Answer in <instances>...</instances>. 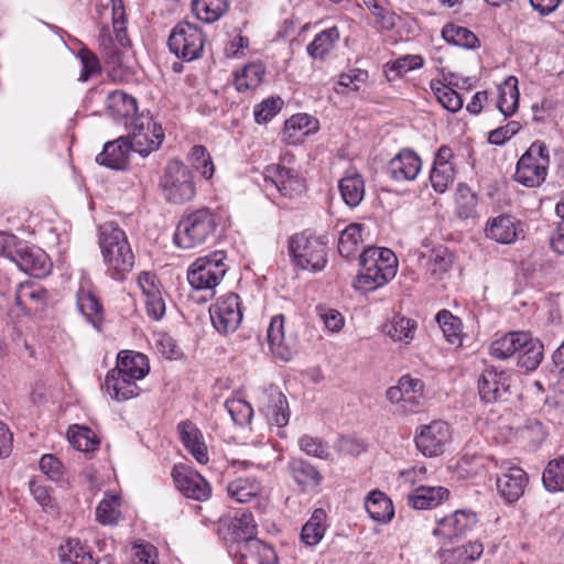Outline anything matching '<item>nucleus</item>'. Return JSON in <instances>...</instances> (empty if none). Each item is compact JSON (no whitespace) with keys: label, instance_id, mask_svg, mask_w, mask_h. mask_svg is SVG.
<instances>
[{"label":"nucleus","instance_id":"obj_1","mask_svg":"<svg viewBox=\"0 0 564 564\" xmlns=\"http://www.w3.org/2000/svg\"><path fill=\"white\" fill-rule=\"evenodd\" d=\"M99 247L106 274L115 281H124L134 267V253L126 232L115 223L99 228Z\"/></svg>","mask_w":564,"mask_h":564},{"label":"nucleus","instance_id":"obj_2","mask_svg":"<svg viewBox=\"0 0 564 564\" xmlns=\"http://www.w3.org/2000/svg\"><path fill=\"white\" fill-rule=\"evenodd\" d=\"M359 273L354 286L361 292H371L395 276L398 260L387 248L368 247L359 256Z\"/></svg>","mask_w":564,"mask_h":564},{"label":"nucleus","instance_id":"obj_3","mask_svg":"<svg viewBox=\"0 0 564 564\" xmlns=\"http://www.w3.org/2000/svg\"><path fill=\"white\" fill-rule=\"evenodd\" d=\"M219 215L210 208L196 209L184 216L174 235L175 243L182 249H192L214 240Z\"/></svg>","mask_w":564,"mask_h":564},{"label":"nucleus","instance_id":"obj_4","mask_svg":"<svg viewBox=\"0 0 564 564\" xmlns=\"http://www.w3.org/2000/svg\"><path fill=\"white\" fill-rule=\"evenodd\" d=\"M550 153L546 144L534 141L517 163L514 180L530 188L542 185L547 176Z\"/></svg>","mask_w":564,"mask_h":564},{"label":"nucleus","instance_id":"obj_5","mask_svg":"<svg viewBox=\"0 0 564 564\" xmlns=\"http://www.w3.org/2000/svg\"><path fill=\"white\" fill-rule=\"evenodd\" d=\"M289 252L296 267L303 270L321 271L326 262V242L306 231L289 239Z\"/></svg>","mask_w":564,"mask_h":564},{"label":"nucleus","instance_id":"obj_6","mask_svg":"<svg viewBox=\"0 0 564 564\" xmlns=\"http://www.w3.org/2000/svg\"><path fill=\"white\" fill-rule=\"evenodd\" d=\"M97 14L100 20L101 28L99 34L100 45L106 50H110V54H112V37L110 34V29L108 25V21L110 20L112 23L113 32L116 33V40L121 46H127L129 44V39L127 36V17L126 10L122 0H106L102 1L99 6H97Z\"/></svg>","mask_w":564,"mask_h":564},{"label":"nucleus","instance_id":"obj_7","mask_svg":"<svg viewBox=\"0 0 564 564\" xmlns=\"http://www.w3.org/2000/svg\"><path fill=\"white\" fill-rule=\"evenodd\" d=\"M162 187L165 198L174 204H184L196 193L192 172L178 160H171L167 163Z\"/></svg>","mask_w":564,"mask_h":564},{"label":"nucleus","instance_id":"obj_8","mask_svg":"<svg viewBox=\"0 0 564 564\" xmlns=\"http://www.w3.org/2000/svg\"><path fill=\"white\" fill-rule=\"evenodd\" d=\"M204 43L205 39L202 30L188 22L176 24L167 41L170 51L178 58L187 62L200 57Z\"/></svg>","mask_w":564,"mask_h":564},{"label":"nucleus","instance_id":"obj_9","mask_svg":"<svg viewBox=\"0 0 564 564\" xmlns=\"http://www.w3.org/2000/svg\"><path fill=\"white\" fill-rule=\"evenodd\" d=\"M210 321L215 329L227 335L234 333L242 321L240 297L236 293H227L209 307Z\"/></svg>","mask_w":564,"mask_h":564},{"label":"nucleus","instance_id":"obj_10","mask_svg":"<svg viewBox=\"0 0 564 564\" xmlns=\"http://www.w3.org/2000/svg\"><path fill=\"white\" fill-rule=\"evenodd\" d=\"M223 259L217 253L197 259L187 272L189 284L197 290H213L219 284L227 270Z\"/></svg>","mask_w":564,"mask_h":564},{"label":"nucleus","instance_id":"obj_11","mask_svg":"<svg viewBox=\"0 0 564 564\" xmlns=\"http://www.w3.org/2000/svg\"><path fill=\"white\" fill-rule=\"evenodd\" d=\"M134 128L129 137V147L131 151L142 156L149 155L158 150L164 139V133L156 122L151 118L139 116L132 122Z\"/></svg>","mask_w":564,"mask_h":564},{"label":"nucleus","instance_id":"obj_12","mask_svg":"<svg viewBox=\"0 0 564 564\" xmlns=\"http://www.w3.org/2000/svg\"><path fill=\"white\" fill-rule=\"evenodd\" d=\"M451 437L449 425L443 420H435L430 424L420 426L415 435V444L423 455L435 457L443 454Z\"/></svg>","mask_w":564,"mask_h":564},{"label":"nucleus","instance_id":"obj_13","mask_svg":"<svg viewBox=\"0 0 564 564\" xmlns=\"http://www.w3.org/2000/svg\"><path fill=\"white\" fill-rule=\"evenodd\" d=\"M175 487L186 498L206 501L212 496L209 482L197 471L186 465H176L172 470Z\"/></svg>","mask_w":564,"mask_h":564},{"label":"nucleus","instance_id":"obj_14","mask_svg":"<svg viewBox=\"0 0 564 564\" xmlns=\"http://www.w3.org/2000/svg\"><path fill=\"white\" fill-rule=\"evenodd\" d=\"M268 343L272 355L284 361H289L299 350V339L293 333L286 334L283 315L271 318L268 327Z\"/></svg>","mask_w":564,"mask_h":564},{"label":"nucleus","instance_id":"obj_15","mask_svg":"<svg viewBox=\"0 0 564 564\" xmlns=\"http://www.w3.org/2000/svg\"><path fill=\"white\" fill-rule=\"evenodd\" d=\"M10 260L21 271L36 278L46 275L51 268L47 254L42 249L31 247L23 240H19Z\"/></svg>","mask_w":564,"mask_h":564},{"label":"nucleus","instance_id":"obj_16","mask_svg":"<svg viewBox=\"0 0 564 564\" xmlns=\"http://www.w3.org/2000/svg\"><path fill=\"white\" fill-rule=\"evenodd\" d=\"M529 484L528 474L518 466H505L496 476L498 495L508 503L518 501Z\"/></svg>","mask_w":564,"mask_h":564},{"label":"nucleus","instance_id":"obj_17","mask_svg":"<svg viewBox=\"0 0 564 564\" xmlns=\"http://www.w3.org/2000/svg\"><path fill=\"white\" fill-rule=\"evenodd\" d=\"M510 383L511 376L508 371L487 367L478 379L479 397L486 403L497 402L508 393Z\"/></svg>","mask_w":564,"mask_h":564},{"label":"nucleus","instance_id":"obj_18","mask_svg":"<svg viewBox=\"0 0 564 564\" xmlns=\"http://www.w3.org/2000/svg\"><path fill=\"white\" fill-rule=\"evenodd\" d=\"M477 521V514L474 511L468 509L456 510L437 521L433 534L445 539L460 538L469 532Z\"/></svg>","mask_w":564,"mask_h":564},{"label":"nucleus","instance_id":"obj_19","mask_svg":"<svg viewBox=\"0 0 564 564\" xmlns=\"http://www.w3.org/2000/svg\"><path fill=\"white\" fill-rule=\"evenodd\" d=\"M486 237L503 245L516 242L523 237L522 223L514 216L502 214L487 220L485 227Z\"/></svg>","mask_w":564,"mask_h":564},{"label":"nucleus","instance_id":"obj_20","mask_svg":"<svg viewBox=\"0 0 564 564\" xmlns=\"http://www.w3.org/2000/svg\"><path fill=\"white\" fill-rule=\"evenodd\" d=\"M286 471L299 490L304 494L313 492L323 481L321 471L302 457H291L286 464Z\"/></svg>","mask_w":564,"mask_h":564},{"label":"nucleus","instance_id":"obj_21","mask_svg":"<svg viewBox=\"0 0 564 564\" xmlns=\"http://www.w3.org/2000/svg\"><path fill=\"white\" fill-rule=\"evenodd\" d=\"M422 169L420 156L411 150H401L388 163L387 175L395 182H409L416 178Z\"/></svg>","mask_w":564,"mask_h":564},{"label":"nucleus","instance_id":"obj_22","mask_svg":"<svg viewBox=\"0 0 564 564\" xmlns=\"http://www.w3.org/2000/svg\"><path fill=\"white\" fill-rule=\"evenodd\" d=\"M138 284L144 296L148 315L154 321H160L165 314V302L156 276L149 272H142L138 278Z\"/></svg>","mask_w":564,"mask_h":564},{"label":"nucleus","instance_id":"obj_23","mask_svg":"<svg viewBox=\"0 0 564 564\" xmlns=\"http://www.w3.org/2000/svg\"><path fill=\"white\" fill-rule=\"evenodd\" d=\"M130 152L129 137H119L106 142L102 151L96 156V162L111 170H124Z\"/></svg>","mask_w":564,"mask_h":564},{"label":"nucleus","instance_id":"obj_24","mask_svg":"<svg viewBox=\"0 0 564 564\" xmlns=\"http://www.w3.org/2000/svg\"><path fill=\"white\" fill-rule=\"evenodd\" d=\"M104 387L112 400L118 402L127 401L140 394L141 389L137 380L127 377L117 368L108 371Z\"/></svg>","mask_w":564,"mask_h":564},{"label":"nucleus","instance_id":"obj_25","mask_svg":"<svg viewBox=\"0 0 564 564\" xmlns=\"http://www.w3.org/2000/svg\"><path fill=\"white\" fill-rule=\"evenodd\" d=\"M267 173V176L272 180V183L283 196L293 198L301 195L305 189L303 180L291 169L276 165L269 167Z\"/></svg>","mask_w":564,"mask_h":564},{"label":"nucleus","instance_id":"obj_26","mask_svg":"<svg viewBox=\"0 0 564 564\" xmlns=\"http://www.w3.org/2000/svg\"><path fill=\"white\" fill-rule=\"evenodd\" d=\"M449 491L442 486H420L408 496V505L413 509L424 510L438 506L446 500Z\"/></svg>","mask_w":564,"mask_h":564},{"label":"nucleus","instance_id":"obj_27","mask_svg":"<svg viewBox=\"0 0 564 564\" xmlns=\"http://www.w3.org/2000/svg\"><path fill=\"white\" fill-rule=\"evenodd\" d=\"M116 368L137 381L143 379L150 371L148 357L132 350H122L118 354Z\"/></svg>","mask_w":564,"mask_h":564},{"label":"nucleus","instance_id":"obj_28","mask_svg":"<svg viewBox=\"0 0 564 564\" xmlns=\"http://www.w3.org/2000/svg\"><path fill=\"white\" fill-rule=\"evenodd\" d=\"M107 110L115 120L123 119L124 124L128 126V120L134 122L138 110L137 100L121 90H116L107 97Z\"/></svg>","mask_w":564,"mask_h":564},{"label":"nucleus","instance_id":"obj_29","mask_svg":"<svg viewBox=\"0 0 564 564\" xmlns=\"http://www.w3.org/2000/svg\"><path fill=\"white\" fill-rule=\"evenodd\" d=\"M257 534V524L251 512L237 513L228 525V540L239 549L240 544L253 539Z\"/></svg>","mask_w":564,"mask_h":564},{"label":"nucleus","instance_id":"obj_30","mask_svg":"<svg viewBox=\"0 0 564 564\" xmlns=\"http://www.w3.org/2000/svg\"><path fill=\"white\" fill-rule=\"evenodd\" d=\"M317 129V121L307 113H296L290 117L283 129V138L290 144H295Z\"/></svg>","mask_w":564,"mask_h":564},{"label":"nucleus","instance_id":"obj_31","mask_svg":"<svg viewBox=\"0 0 564 564\" xmlns=\"http://www.w3.org/2000/svg\"><path fill=\"white\" fill-rule=\"evenodd\" d=\"M338 187L343 200L351 208L359 206L365 197V181L355 171H347L340 178Z\"/></svg>","mask_w":564,"mask_h":564},{"label":"nucleus","instance_id":"obj_32","mask_svg":"<svg viewBox=\"0 0 564 564\" xmlns=\"http://www.w3.org/2000/svg\"><path fill=\"white\" fill-rule=\"evenodd\" d=\"M416 328L417 324L414 319L402 315H394L381 326L384 335L389 336L393 341H402L404 344H410L414 339Z\"/></svg>","mask_w":564,"mask_h":564},{"label":"nucleus","instance_id":"obj_33","mask_svg":"<svg viewBox=\"0 0 564 564\" xmlns=\"http://www.w3.org/2000/svg\"><path fill=\"white\" fill-rule=\"evenodd\" d=\"M236 552L240 553L241 558L251 560L256 564H275L278 561L273 547L256 536L240 544Z\"/></svg>","mask_w":564,"mask_h":564},{"label":"nucleus","instance_id":"obj_34","mask_svg":"<svg viewBox=\"0 0 564 564\" xmlns=\"http://www.w3.org/2000/svg\"><path fill=\"white\" fill-rule=\"evenodd\" d=\"M77 307L96 329H100L104 315L102 305L93 291L80 288L77 292Z\"/></svg>","mask_w":564,"mask_h":564},{"label":"nucleus","instance_id":"obj_35","mask_svg":"<svg viewBox=\"0 0 564 564\" xmlns=\"http://www.w3.org/2000/svg\"><path fill=\"white\" fill-rule=\"evenodd\" d=\"M527 332H511L496 339L490 345V355L498 359H508L516 352H520L521 347L528 340Z\"/></svg>","mask_w":564,"mask_h":564},{"label":"nucleus","instance_id":"obj_36","mask_svg":"<svg viewBox=\"0 0 564 564\" xmlns=\"http://www.w3.org/2000/svg\"><path fill=\"white\" fill-rule=\"evenodd\" d=\"M482 552V544L475 541L454 549L444 550L440 556L443 564H470L478 560Z\"/></svg>","mask_w":564,"mask_h":564},{"label":"nucleus","instance_id":"obj_37","mask_svg":"<svg viewBox=\"0 0 564 564\" xmlns=\"http://www.w3.org/2000/svg\"><path fill=\"white\" fill-rule=\"evenodd\" d=\"M365 507L370 518L377 522H388L394 514L392 501L379 490L369 492Z\"/></svg>","mask_w":564,"mask_h":564},{"label":"nucleus","instance_id":"obj_38","mask_svg":"<svg viewBox=\"0 0 564 564\" xmlns=\"http://www.w3.org/2000/svg\"><path fill=\"white\" fill-rule=\"evenodd\" d=\"M339 41V31L336 26L326 29L315 35L307 45L306 52L313 59H324Z\"/></svg>","mask_w":564,"mask_h":564},{"label":"nucleus","instance_id":"obj_39","mask_svg":"<svg viewBox=\"0 0 564 564\" xmlns=\"http://www.w3.org/2000/svg\"><path fill=\"white\" fill-rule=\"evenodd\" d=\"M265 66L261 62H252L235 74V86L238 91L256 89L263 82Z\"/></svg>","mask_w":564,"mask_h":564},{"label":"nucleus","instance_id":"obj_40","mask_svg":"<svg viewBox=\"0 0 564 564\" xmlns=\"http://www.w3.org/2000/svg\"><path fill=\"white\" fill-rule=\"evenodd\" d=\"M261 491L262 486L256 478H237L227 486L228 496L239 503L250 501L259 496Z\"/></svg>","mask_w":564,"mask_h":564},{"label":"nucleus","instance_id":"obj_41","mask_svg":"<svg viewBox=\"0 0 564 564\" xmlns=\"http://www.w3.org/2000/svg\"><path fill=\"white\" fill-rule=\"evenodd\" d=\"M228 6V0H193L192 10L197 19L213 23L227 12Z\"/></svg>","mask_w":564,"mask_h":564},{"label":"nucleus","instance_id":"obj_42","mask_svg":"<svg viewBox=\"0 0 564 564\" xmlns=\"http://www.w3.org/2000/svg\"><path fill=\"white\" fill-rule=\"evenodd\" d=\"M63 564H95L90 551L77 539H68L59 547Z\"/></svg>","mask_w":564,"mask_h":564},{"label":"nucleus","instance_id":"obj_43","mask_svg":"<svg viewBox=\"0 0 564 564\" xmlns=\"http://www.w3.org/2000/svg\"><path fill=\"white\" fill-rule=\"evenodd\" d=\"M528 340L521 347L518 365L528 371L535 370L543 359V344L528 333Z\"/></svg>","mask_w":564,"mask_h":564},{"label":"nucleus","instance_id":"obj_44","mask_svg":"<svg viewBox=\"0 0 564 564\" xmlns=\"http://www.w3.org/2000/svg\"><path fill=\"white\" fill-rule=\"evenodd\" d=\"M519 104L518 80L511 76L503 85L499 86V99L497 106L506 117L516 112Z\"/></svg>","mask_w":564,"mask_h":564},{"label":"nucleus","instance_id":"obj_45","mask_svg":"<svg viewBox=\"0 0 564 564\" xmlns=\"http://www.w3.org/2000/svg\"><path fill=\"white\" fill-rule=\"evenodd\" d=\"M443 39L451 44L464 48H475L478 46V37L468 29L448 23L442 30Z\"/></svg>","mask_w":564,"mask_h":564},{"label":"nucleus","instance_id":"obj_46","mask_svg":"<svg viewBox=\"0 0 564 564\" xmlns=\"http://www.w3.org/2000/svg\"><path fill=\"white\" fill-rule=\"evenodd\" d=\"M364 4L375 18L373 26L377 31L387 32L395 28L399 20L395 12L384 8L377 0H364Z\"/></svg>","mask_w":564,"mask_h":564},{"label":"nucleus","instance_id":"obj_47","mask_svg":"<svg viewBox=\"0 0 564 564\" xmlns=\"http://www.w3.org/2000/svg\"><path fill=\"white\" fill-rule=\"evenodd\" d=\"M398 383L405 398V402L410 405V411H415L423 405L424 382L421 379L405 375L399 379Z\"/></svg>","mask_w":564,"mask_h":564},{"label":"nucleus","instance_id":"obj_48","mask_svg":"<svg viewBox=\"0 0 564 564\" xmlns=\"http://www.w3.org/2000/svg\"><path fill=\"white\" fill-rule=\"evenodd\" d=\"M431 89L438 102L448 111L457 112L463 107V98L449 85L441 80H431Z\"/></svg>","mask_w":564,"mask_h":564},{"label":"nucleus","instance_id":"obj_49","mask_svg":"<svg viewBox=\"0 0 564 564\" xmlns=\"http://www.w3.org/2000/svg\"><path fill=\"white\" fill-rule=\"evenodd\" d=\"M325 519L326 513L323 509H316L313 512L301 532V539L305 544L313 546L322 540L325 532V525L323 524Z\"/></svg>","mask_w":564,"mask_h":564},{"label":"nucleus","instance_id":"obj_50","mask_svg":"<svg viewBox=\"0 0 564 564\" xmlns=\"http://www.w3.org/2000/svg\"><path fill=\"white\" fill-rule=\"evenodd\" d=\"M361 230L362 226L360 224H350L340 232L338 252L341 257L350 258L358 251L361 242Z\"/></svg>","mask_w":564,"mask_h":564},{"label":"nucleus","instance_id":"obj_51","mask_svg":"<svg viewBox=\"0 0 564 564\" xmlns=\"http://www.w3.org/2000/svg\"><path fill=\"white\" fill-rule=\"evenodd\" d=\"M69 443L78 451L90 452L99 444L97 436L88 427L70 426L67 432Z\"/></svg>","mask_w":564,"mask_h":564},{"label":"nucleus","instance_id":"obj_52","mask_svg":"<svg viewBox=\"0 0 564 564\" xmlns=\"http://www.w3.org/2000/svg\"><path fill=\"white\" fill-rule=\"evenodd\" d=\"M543 485L551 492L564 490V458L551 460L543 471Z\"/></svg>","mask_w":564,"mask_h":564},{"label":"nucleus","instance_id":"obj_53","mask_svg":"<svg viewBox=\"0 0 564 564\" xmlns=\"http://www.w3.org/2000/svg\"><path fill=\"white\" fill-rule=\"evenodd\" d=\"M120 498L116 495L106 496L96 508V519L101 524H116L120 519Z\"/></svg>","mask_w":564,"mask_h":564},{"label":"nucleus","instance_id":"obj_54","mask_svg":"<svg viewBox=\"0 0 564 564\" xmlns=\"http://www.w3.org/2000/svg\"><path fill=\"white\" fill-rule=\"evenodd\" d=\"M456 215L460 219H470L477 216V196L469 187L459 185L456 196Z\"/></svg>","mask_w":564,"mask_h":564},{"label":"nucleus","instance_id":"obj_55","mask_svg":"<svg viewBox=\"0 0 564 564\" xmlns=\"http://www.w3.org/2000/svg\"><path fill=\"white\" fill-rule=\"evenodd\" d=\"M435 319L449 343L460 341L462 322L458 317L454 316L449 311L442 310L436 314Z\"/></svg>","mask_w":564,"mask_h":564},{"label":"nucleus","instance_id":"obj_56","mask_svg":"<svg viewBox=\"0 0 564 564\" xmlns=\"http://www.w3.org/2000/svg\"><path fill=\"white\" fill-rule=\"evenodd\" d=\"M189 162L193 167L200 173L203 177L209 180L213 177L215 166L207 149L203 145H194L189 152Z\"/></svg>","mask_w":564,"mask_h":564},{"label":"nucleus","instance_id":"obj_57","mask_svg":"<svg viewBox=\"0 0 564 564\" xmlns=\"http://www.w3.org/2000/svg\"><path fill=\"white\" fill-rule=\"evenodd\" d=\"M265 414L271 425L283 427L289 423L288 401L282 393L274 395L273 404L267 406Z\"/></svg>","mask_w":564,"mask_h":564},{"label":"nucleus","instance_id":"obj_58","mask_svg":"<svg viewBox=\"0 0 564 564\" xmlns=\"http://www.w3.org/2000/svg\"><path fill=\"white\" fill-rule=\"evenodd\" d=\"M283 107V100L280 97H269L256 105L253 108L254 121L258 124H264L274 118Z\"/></svg>","mask_w":564,"mask_h":564},{"label":"nucleus","instance_id":"obj_59","mask_svg":"<svg viewBox=\"0 0 564 564\" xmlns=\"http://www.w3.org/2000/svg\"><path fill=\"white\" fill-rule=\"evenodd\" d=\"M225 408L237 425L242 426L250 423L253 415V409L247 401L231 398L226 401Z\"/></svg>","mask_w":564,"mask_h":564},{"label":"nucleus","instance_id":"obj_60","mask_svg":"<svg viewBox=\"0 0 564 564\" xmlns=\"http://www.w3.org/2000/svg\"><path fill=\"white\" fill-rule=\"evenodd\" d=\"M299 446L306 455L319 459H328L330 452L326 442L311 435H303L299 438Z\"/></svg>","mask_w":564,"mask_h":564},{"label":"nucleus","instance_id":"obj_61","mask_svg":"<svg viewBox=\"0 0 564 564\" xmlns=\"http://www.w3.org/2000/svg\"><path fill=\"white\" fill-rule=\"evenodd\" d=\"M455 180L454 166H433L430 173L432 187L437 193H445Z\"/></svg>","mask_w":564,"mask_h":564},{"label":"nucleus","instance_id":"obj_62","mask_svg":"<svg viewBox=\"0 0 564 564\" xmlns=\"http://www.w3.org/2000/svg\"><path fill=\"white\" fill-rule=\"evenodd\" d=\"M452 261L446 254V250L437 251L431 256L427 271L433 279L440 280L449 270Z\"/></svg>","mask_w":564,"mask_h":564},{"label":"nucleus","instance_id":"obj_63","mask_svg":"<svg viewBox=\"0 0 564 564\" xmlns=\"http://www.w3.org/2000/svg\"><path fill=\"white\" fill-rule=\"evenodd\" d=\"M316 312L328 330L337 333L343 328L345 321L338 311L326 306H317Z\"/></svg>","mask_w":564,"mask_h":564},{"label":"nucleus","instance_id":"obj_64","mask_svg":"<svg viewBox=\"0 0 564 564\" xmlns=\"http://www.w3.org/2000/svg\"><path fill=\"white\" fill-rule=\"evenodd\" d=\"M134 564H159L158 550L148 542L134 544Z\"/></svg>","mask_w":564,"mask_h":564}]
</instances>
